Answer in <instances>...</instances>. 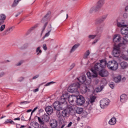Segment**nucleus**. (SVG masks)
I'll use <instances>...</instances> for the list:
<instances>
[{
    "mask_svg": "<svg viewBox=\"0 0 128 128\" xmlns=\"http://www.w3.org/2000/svg\"><path fill=\"white\" fill-rule=\"evenodd\" d=\"M106 60L103 59L100 60V63H96L94 66L92 68L91 72H97L100 70L106 68Z\"/></svg>",
    "mask_w": 128,
    "mask_h": 128,
    "instance_id": "obj_1",
    "label": "nucleus"
},
{
    "mask_svg": "<svg viewBox=\"0 0 128 128\" xmlns=\"http://www.w3.org/2000/svg\"><path fill=\"white\" fill-rule=\"evenodd\" d=\"M54 110H56V114L60 115V110H64L68 106V104H65L64 103H62L60 102L56 101L53 104Z\"/></svg>",
    "mask_w": 128,
    "mask_h": 128,
    "instance_id": "obj_2",
    "label": "nucleus"
},
{
    "mask_svg": "<svg viewBox=\"0 0 128 128\" xmlns=\"http://www.w3.org/2000/svg\"><path fill=\"white\" fill-rule=\"evenodd\" d=\"M124 46V44L120 43L116 46H114L112 52V55L114 58H118L120 56V46Z\"/></svg>",
    "mask_w": 128,
    "mask_h": 128,
    "instance_id": "obj_3",
    "label": "nucleus"
},
{
    "mask_svg": "<svg viewBox=\"0 0 128 128\" xmlns=\"http://www.w3.org/2000/svg\"><path fill=\"white\" fill-rule=\"evenodd\" d=\"M52 12H48V13L46 14L45 16L42 18V19L41 20V22L44 24V22H45L43 27L42 28V32L41 34H42L44 32V30H46V26H48V18L50 16Z\"/></svg>",
    "mask_w": 128,
    "mask_h": 128,
    "instance_id": "obj_4",
    "label": "nucleus"
},
{
    "mask_svg": "<svg viewBox=\"0 0 128 128\" xmlns=\"http://www.w3.org/2000/svg\"><path fill=\"white\" fill-rule=\"evenodd\" d=\"M107 66L111 70H116L118 68V64L116 60L110 61L107 64Z\"/></svg>",
    "mask_w": 128,
    "mask_h": 128,
    "instance_id": "obj_5",
    "label": "nucleus"
},
{
    "mask_svg": "<svg viewBox=\"0 0 128 128\" xmlns=\"http://www.w3.org/2000/svg\"><path fill=\"white\" fill-rule=\"evenodd\" d=\"M80 88V84L78 82H77L76 84H73L68 88V90L69 92H78V90Z\"/></svg>",
    "mask_w": 128,
    "mask_h": 128,
    "instance_id": "obj_6",
    "label": "nucleus"
},
{
    "mask_svg": "<svg viewBox=\"0 0 128 128\" xmlns=\"http://www.w3.org/2000/svg\"><path fill=\"white\" fill-rule=\"evenodd\" d=\"M103 28L102 26H99L97 28L96 30V34L94 35H90L88 36V38H91L94 40V38L97 36V38H100L102 36V32Z\"/></svg>",
    "mask_w": 128,
    "mask_h": 128,
    "instance_id": "obj_7",
    "label": "nucleus"
},
{
    "mask_svg": "<svg viewBox=\"0 0 128 128\" xmlns=\"http://www.w3.org/2000/svg\"><path fill=\"white\" fill-rule=\"evenodd\" d=\"M86 102V99L82 95H76V104L78 106H82Z\"/></svg>",
    "mask_w": 128,
    "mask_h": 128,
    "instance_id": "obj_8",
    "label": "nucleus"
},
{
    "mask_svg": "<svg viewBox=\"0 0 128 128\" xmlns=\"http://www.w3.org/2000/svg\"><path fill=\"white\" fill-rule=\"evenodd\" d=\"M110 104V100L108 98H103L100 100V106L101 108L104 109L108 108Z\"/></svg>",
    "mask_w": 128,
    "mask_h": 128,
    "instance_id": "obj_9",
    "label": "nucleus"
},
{
    "mask_svg": "<svg viewBox=\"0 0 128 128\" xmlns=\"http://www.w3.org/2000/svg\"><path fill=\"white\" fill-rule=\"evenodd\" d=\"M70 94L68 93H65L64 94H62L60 97V102L61 104H67L66 100L70 98Z\"/></svg>",
    "mask_w": 128,
    "mask_h": 128,
    "instance_id": "obj_10",
    "label": "nucleus"
},
{
    "mask_svg": "<svg viewBox=\"0 0 128 128\" xmlns=\"http://www.w3.org/2000/svg\"><path fill=\"white\" fill-rule=\"evenodd\" d=\"M108 14H106L105 15H103L102 17L96 20L95 22L96 24H102V22H104L106 20V18H108Z\"/></svg>",
    "mask_w": 128,
    "mask_h": 128,
    "instance_id": "obj_11",
    "label": "nucleus"
},
{
    "mask_svg": "<svg viewBox=\"0 0 128 128\" xmlns=\"http://www.w3.org/2000/svg\"><path fill=\"white\" fill-rule=\"evenodd\" d=\"M36 118H37L38 121V118L40 119L41 122H48L50 120V115H48L46 114H44L42 116L38 117V116H36Z\"/></svg>",
    "mask_w": 128,
    "mask_h": 128,
    "instance_id": "obj_12",
    "label": "nucleus"
},
{
    "mask_svg": "<svg viewBox=\"0 0 128 128\" xmlns=\"http://www.w3.org/2000/svg\"><path fill=\"white\" fill-rule=\"evenodd\" d=\"M68 100L71 106H74V102H76V94H72L69 96V98Z\"/></svg>",
    "mask_w": 128,
    "mask_h": 128,
    "instance_id": "obj_13",
    "label": "nucleus"
},
{
    "mask_svg": "<svg viewBox=\"0 0 128 128\" xmlns=\"http://www.w3.org/2000/svg\"><path fill=\"white\" fill-rule=\"evenodd\" d=\"M92 72L93 74H92V73H90V72H88L86 73V76L90 80H92V78H97L98 76V72Z\"/></svg>",
    "mask_w": 128,
    "mask_h": 128,
    "instance_id": "obj_14",
    "label": "nucleus"
},
{
    "mask_svg": "<svg viewBox=\"0 0 128 128\" xmlns=\"http://www.w3.org/2000/svg\"><path fill=\"white\" fill-rule=\"evenodd\" d=\"M99 76L102 78H106L108 76V70L104 69L101 70L98 72Z\"/></svg>",
    "mask_w": 128,
    "mask_h": 128,
    "instance_id": "obj_15",
    "label": "nucleus"
},
{
    "mask_svg": "<svg viewBox=\"0 0 128 128\" xmlns=\"http://www.w3.org/2000/svg\"><path fill=\"white\" fill-rule=\"evenodd\" d=\"M63 118H68L70 116V110L68 108L64 109L62 113Z\"/></svg>",
    "mask_w": 128,
    "mask_h": 128,
    "instance_id": "obj_16",
    "label": "nucleus"
},
{
    "mask_svg": "<svg viewBox=\"0 0 128 128\" xmlns=\"http://www.w3.org/2000/svg\"><path fill=\"white\" fill-rule=\"evenodd\" d=\"M50 124L52 128H56L58 127V121L56 120H52L50 122Z\"/></svg>",
    "mask_w": 128,
    "mask_h": 128,
    "instance_id": "obj_17",
    "label": "nucleus"
},
{
    "mask_svg": "<svg viewBox=\"0 0 128 128\" xmlns=\"http://www.w3.org/2000/svg\"><path fill=\"white\" fill-rule=\"evenodd\" d=\"M78 82H80L79 84H84V82L86 80V76L83 75L82 76L78 78Z\"/></svg>",
    "mask_w": 128,
    "mask_h": 128,
    "instance_id": "obj_18",
    "label": "nucleus"
},
{
    "mask_svg": "<svg viewBox=\"0 0 128 128\" xmlns=\"http://www.w3.org/2000/svg\"><path fill=\"white\" fill-rule=\"evenodd\" d=\"M122 40V36L120 34H116L114 36L113 42H120Z\"/></svg>",
    "mask_w": 128,
    "mask_h": 128,
    "instance_id": "obj_19",
    "label": "nucleus"
},
{
    "mask_svg": "<svg viewBox=\"0 0 128 128\" xmlns=\"http://www.w3.org/2000/svg\"><path fill=\"white\" fill-rule=\"evenodd\" d=\"M45 110L48 116H50L54 112V109H52V107L48 106L45 108Z\"/></svg>",
    "mask_w": 128,
    "mask_h": 128,
    "instance_id": "obj_20",
    "label": "nucleus"
},
{
    "mask_svg": "<svg viewBox=\"0 0 128 128\" xmlns=\"http://www.w3.org/2000/svg\"><path fill=\"white\" fill-rule=\"evenodd\" d=\"M122 34H124L127 36L128 34V27L127 26L125 27H122L120 29Z\"/></svg>",
    "mask_w": 128,
    "mask_h": 128,
    "instance_id": "obj_21",
    "label": "nucleus"
},
{
    "mask_svg": "<svg viewBox=\"0 0 128 128\" xmlns=\"http://www.w3.org/2000/svg\"><path fill=\"white\" fill-rule=\"evenodd\" d=\"M117 26H118V28H124L127 26L126 24V21H124V20H122L120 22H117Z\"/></svg>",
    "mask_w": 128,
    "mask_h": 128,
    "instance_id": "obj_22",
    "label": "nucleus"
},
{
    "mask_svg": "<svg viewBox=\"0 0 128 128\" xmlns=\"http://www.w3.org/2000/svg\"><path fill=\"white\" fill-rule=\"evenodd\" d=\"M96 96H91L90 99L88 100V104H93L94 102H96Z\"/></svg>",
    "mask_w": 128,
    "mask_h": 128,
    "instance_id": "obj_23",
    "label": "nucleus"
},
{
    "mask_svg": "<svg viewBox=\"0 0 128 128\" xmlns=\"http://www.w3.org/2000/svg\"><path fill=\"white\" fill-rule=\"evenodd\" d=\"M126 100H128V96L126 94H122L120 96V102H126Z\"/></svg>",
    "mask_w": 128,
    "mask_h": 128,
    "instance_id": "obj_24",
    "label": "nucleus"
},
{
    "mask_svg": "<svg viewBox=\"0 0 128 128\" xmlns=\"http://www.w3.org/2000/svg\"><path fill=\"white\" fill-rule=\"evenodd\" d=\"M6 18V16L4 14H0V26L4 24V20Z\"/></svg>",
    "mask_w": 128,
    "mask_h": 128,
    "instance_id": "obj_25",
    "label": "nucleus"
},
{
    "mask_svg": "<svg viewBox=\"0 0 128 128\" xmlns=\"http://www.w3.org/2000/svg\"><path fill=\"white\" fill-rule=\"evenodd\" d=\"M104 4V0H99L97 3L96 8L99 10Z\"/></svg>",
    "mask_w": 128,
    "mask_h": 128,
    "instance_id": "obj_26",
    "label": "nucleus"
},
{
    "mask_svg": "<svg viewBox=\"0 0 128 128\" xmlns=\"http://www.w3.org/2000/svg\"><path fill=\"white\" fill-rule=\"evenodd\" d=\"M110 126H114L116 124V119L114 117H112L108 122Z\"/></svg>",
    "mask_w": 128,
    "mask_h": 128,
    "instance_id": "obj_27",
    "label": "nucleus"
},
{
    "mask_svg": "<svg viewBox=\"0 0 128 128\" xmlns=\"http://www.w3.org/2000/svg\"><path fill=\"white\" fill-rule=\"evenodd\" d=\"M14 26L9 27L4 32V34H8L10 32H12L14 30Z\"/></svg>",
    "mask_w": 128,
    "mask_h": 128,
    "instance_id": "obj_28",
    "label": "nucleus"
},
{
    "mask_svg": "<svg viewBox=\"0 0 128 128\" xmlns=\"http://www.w3.org/2000/svg\"><path fill=\"white\" fill-rule=\"evenodd\" d=\"M114 82H120V80H122V76L120 75H118V76L114 77Z\"/></svg>",
    "mask_w": 128,
    "mask_h": 128,
    "instance_id": "obj_29",
    "label": "nucleus"
},
{
    "mask_svg": "<svg viewBox=\"0 0 128 128\" xmlns=\"http://www.w3.org/2000/svg\"><path fill=\"white\" fill-rule=\"evenodd\" d=\"M120 66L122 70H124V68H126V67L128 66V63L125 62H122L120 64Z\"/></svg>",
    "mask_w": 128,
    "mask_h": 128,
    "instance_id": "obj_30",
    "label": "nucleus"
},
{
    "mask_svg": "<svg viewBox=\"0 0 128 128\" xmlns=\"http://www.w3.org/2000/svg\"><path fill=\"white\" fill-rule=\"evenodd\" d=\"M76 112L78 114H80L84 112V108H77Z\"/></svg>",
    "mask_w": 128,
    "mask_h": 128,
    "instance_id": "obj_31",
    "label": "nucleus"
},
{
    "mask_svg": "<svg viewBox=\"0 0 128 128\" xmlns=\"http://www.w3.org/2000/svg\"><path fill=\"white\" fill-rule=\"evenodd\" d=\"M98 10H100L98 8H96V6H93L90 9V13L92 14V12H98Z\"/></svg>",
    "mask_w": 128,
    "mask_h": 128,
    "instance_id": "obj_32",
    "label": "nucleus"
},
{
    "mask_svg": "<svg viewBox=\"0 0 128 128\" xmlns=\"http://www.w3.org/2000/svg\"><path fill=\"white\" fill-rule=\"evenodd\" d=\"M80 46V44H74L72 48L70 50V52H74V50H76V49L78 48V46Z\"/></svg>",
    "mask_w": 128,
    "mask_h": 128,
    "instance_id": "obj_33",
    "label": "nucleus"
},
{
    "mask_svg": "<svg viewBox=\"0 0 128 128\" xmlns=\"http://www.w3.org/2000/svg\"><path fill=\"white\" fill-rule=\"evenodd\" d=\"M16 124V123L12 120H6L4 122V124Z\"/></svg>",
    "mask_w": 128,
    "mask_h": 128,
    "instance_id": "obj_34",
    "label": "nucleus"
},
{
    "mask_svg": "<svg viewBox=\"0 0 128 128\" xmlns=\"http://www.w3.org/2000/svg\"><path fill=\"white\" fill-rule=\"evenodd\" d=\"M36 52L37 54V56H40V54H42V51L40 50V46H38L36 50Z\"/></svg>",
    "mask_w": 128,
    "mask_h": 128,
    "instance_id": "obj_35",
    "label": "nucleus"
},
{
    "mask_svg": "<svg viewBox=\"0 0 128 128\" xmlns=\"http://www.w3.org/2000/svg\"><path fill=\"white\" fill-rule=\"evenodd\" d=\"M20 0H14L13 4L12 5V6L13 8L16 6H18V2H20Z\"/></svg>",
    "mask_w": 128,
    "mask_h": 128,
    "instance_id": "obj_36",
    "label": "nucleus"
},
{
    "mask_svg": "<svg viewBox=\"0 0 128 128\" xmlns=\"http://www.w3.org/2000/svg\"><path fill=\"white\" fill-rule=\"evenodd\" d=\"M90 50H88L84 54V60H86V58H88V56H90Z\"/></svg>",
    "mask_w": 128,
    "mask_h": 128,
    "instance_id": "obj_37",
    "label": "nucleus"
},
{
    "mask_svg": "<svg viewBox=\"0 0 128 128\" xmlns=\"http://www.w3.org/2000/svg\"><path fill=\"white\" fill-rule=\"evenodd\" d=\"M50 32H52L51 27H50V30H48V32L46 33L44 35V36L42 38L43 40H44L45 38H48V36H50Z\"/></svg>",
    "mask_w": 128,
    "mask_h": 128,
    "instance_id": "obj_38",
    "label": "nucleus"
},
{
    "mask_svg": "<svg viewBox=\"0 0 128 128\" xmlns=\"http://www.w3.org/2000/svg\"><path fill=\"white\" fill-rule=\"evenodd\" d=\"M32 126H34V128H40V124L36 122H35L32 124Z\"/></svg>",
    "mask_w": 128,
    "mask_h": 128,
    "instance_id": "obj_39",
    "label": "nucleus"
},
{
    "mask_svg": "<svg viewBox=\"0 0 128 128\" xmlns=\"http://www.w3.org/2000/svg\"><path fill=\"white\" fill-rule=\"evenodd\" d=\"M124 42H128V35H126L124 37V38L123 40V42L122 44H123V45L124 44Z\"/></svg>",
    "mask_w": 128,
    "mask_h": 128,
    "instance_id": "obj_40",
    "label": "nucleus"
},
{
    "mask_svg": "<svg viewBox=\"0 0 128 128\" xmlns=\"http://www.w3.org/2000/svg\"><path fill=\"white\" fill-rule=\"evenodd\" d=\"M122 58L124 60H128V55L122 54Z\"/></svg>",
    "mask_w": 128,
    "mask_h": 128,
    "instance_id": "obj_41",
    "label": "nucleus"
},
{
    "mask_svg": "<svg viewBox=\"0 0 128 128\" xmlns=\"http://www.w3.org/2000/svg\"><path fill=\"white\" fill-rule=\"evenodd\" d=\"M4 28H6V24L2 25L0 27V31L4 32Z\"/></svg>",
    "mask_w": 128,
    "mask_h": 128,
    "instance_id": "obj_42",
    "label": "nucleus"
},
{
    "mask_svg": "<svg viewBox=\"0 0 128 128\" xmlns=\"http://www.w3.org/2000/svg\"><path fill=\"white\" fill-rule=\"evenodd\" d=\"M102 87L100 88H96V92H102Z\"/></svg>",
    "mask_w": 128,
    "mask_h": 128,
    "instance_id": "obj_43",
    "label": "nucleus"
},
{
    "mask_svg": "<svg viewBox=\"0 0 128 128\" xmlns=\"http://www.w3.org/2000/svg\"><path fill=\"white\" fill-rule=\"evenodd\" d=\"M88 86H86V85H84L83 88L82 90L84 92H88Z\"/></svg>",
    "mask_w": 128,
    "mask_h": 128,
    "instance_id": "obj_44",
    "label": "nucleus"
},
{
    "mask_svg": "<svg viewBox=\"0 0 128 128\" xmlns=\"http://www.w3.org/2000/svg\"><path fill=\"white\" fill-rule=\"evenodd\" d=\"M24 64V60H22L20 61L17 64H16V66H22Z\"/></svg>",
    "mask_w": 128,
    "mask_h": 128,
    "instance_id": "obj_45",
    "label": "nucleus"
},
{
    "mask_svg": "<svg viewBox=\"0 0 128 128\" xmlns=\"http://www.w3.org/2000/svg\"><path fill=\"white\" fill-rule=\"evenodd\" d=\"M75 66H76V64L74 63H72V65L70 66V70H72V68H74Z\"/></svg>",
    "mask_w": 128,
    "mask_h": 128,
    "instance_id": "obj_46",
    "label": "nucleus"
},
{
    "mask_svg": "<svg viewBox=\"0 0 128 128\" xmlns=\"http://www.w3.org/2000/svg\"><path fill=\"white\" fill-rule=\"evenodd\" d=\"M42 48H43V49L44 50H48V47L46 46V44H44Z\"/></svg>",
    "mask_w": 128,
    "mask_h": 128,
    "instance_id": "obj_47",
    "label": "nucleus"
},
{
    "mask_svg": "<svg viewBox=\"0 0 128 128\" xmlns=\"http://www.w3.org/2000/svg\"><path fill=\"white\" fill-rule=\"evenodd\" d=\"M20 104H30V102L24 101L20 102Z\"/></svg>",
    "mask_w": 128,
    "mask_h": 128,
    "instance_id": "obj_48",
    "label": "nucleus"
},
{
    "mask_svg": "<svg viewBox=\"0 0 128 128\" xmlns=\"http://www.w3.org/2000/svg\"><path fill=\"white\" fill-rule=\"evenodd\" d=\"M52 84H54V82H49L46 84V86H50Z\"/></svg>",
    "mask_w": 128,
    "mask_h": 128,
    "instance_id": "obj_49",
    "label": "nucleus"
},
{
    "mask_svg": "<svg viewBox=\"0 0 128 128\" xmlns=\"http://www.w3.org/2000/svg\"><path fill=\"white\" fill-rule=\"evenodd\" d=\"M100 40V38H98V39L95 40L92 42V44H96L98 42V40Z\"/></svg>",
    "mask_w": 128,
    "mask_h": 128,
    "instance_id": "obj_50",
    "label": "nucleus"
},
{
    "mask_svg": "<svg viewBox=\"0 0 128 128\" xmlns=\"http://www.w3.org/2000/svg\"><path fill=\"white\" fill-rule=\"evenodd\" d=\"M36 110H38V106L36 107L32 112H31V116H32V114H34V112Z\"/></svg>",
    "mask_w": 128,
    "mask_h": 128,
    "instance_id": "obj_51",
    "label": "nucleus"
},
{
    "mask_svg": "<svg viewBox=\"0 0 128 128\" xmlns=\"http://www.w3.org/2000/svg\"><path fill=\"white\" fill-rule=\"evenodd\" d=\"M128 16V13L124 12L123 14V17L124 18H126Z\"/></svg>",
    "mask_w": 128,
    "mask_h": 128,
    "instance_id": "obj_52",
    "label": "nucleus"
},
{
    "mask_svg": "<svg viewBox=\"0 0 128 128\" xmlns=\"http://www.w3.org/2000/svg\"><path fill=\"white\" fill-rule=\"evenodd\" d=\"M109 86L111 88H114V83L110 84Z\"/></svg>",
    "mask_w": 128,
    "mask_h": 128,
    "instance_id": "obj_53",
    "label": "nucleus"
},
{
    "mask_svg": "<svg viewBox=\"0 0 128 128\" xmlns=\"http://www.w3.org/2000/svg\"><path fill=\"white\" fill-rule=\"evenodd\" d=\"M37 26H35L33 27H32L30 29V32H32V30H34V28H37Z\"/></svg>",
    "mask_w": 128,
    "mask_h": 128,
    "instance_id": "obj_54",
    "label": "nucleus"
},
{
    "mask_svg": "<svg viewBox=\"0 0 128 128\" xmlns=\"http://www.w3.org/2000/svg\"><path fill=\"white\" fill-rule=\"evenodd\" d=\"M72 122H69L66 128H70V126H72Z\"/></svg>",
    "mask_w": 128,
    "mask_h": 128,
    "instance_id": "obj_55",
    "label": "nucleus"
},
{
    "mask_svg": "<svg viewBox=\"0 0 128 128\" xmlns=\"http://www.w3.org/2000/svg\"><path fill=\"white\" fill-rule=\"evenodd\" d=\"M24 80V77H20L18 79V82H22Z\"/></svg>",
    "mask_w": 128,
    "mask_h": 128,
    "instance_id": "obj_56",
    "label": "nucleus"
},
{
    "mask_svg": "<svg viewBox=\"0 0 128 128\" xmlns=\"http://www.w3.org/2000/svg\"><path fill=\"white\" fill-rule=\"evenodd\" d=\"M4 72H2L1 73H0V78L4 76Z\"/></svg>",
    "mask_w": 128,
    "mask_h": 128,
    "instance_id": "obj_57",
    "label": "nucleus"
},
{
    "mask_svg": "<svg viewBox=\"0 0 128 128\" xmlns=\"http://www.w3.org/2000/svg\"><path fill=\"white\" fill-rule=\"evenodd\" d=\"M38 76H40L39 75H36V76H34L32 78V80H36V78H38Z\"/></svg>",
    "mask_w": 128,
    "mask_h": 128,
    "instance_id": "obj_58",
    "label": "nucleus"
},
{
    "mask_svg": "<svg viewBox=\"0 0 128 128\" xmlns=\"http://www.w3.org/2000/svg\"><path fill=\"white\" fill-rule=\"evenodd\" d=\"M50 28H51V30H52V24H50V26H48V30H50Z\"/></svg>",
    "mask_w": 128,
    "mask_h": 128,
    "instance_id": "obj_59",
    "label": "nucleus"
},
{
    "mask_svg": "<svg viewBox=\"0 0 128 128\" xmlns=\"http://www.w3.org/2000/svg\"><path fill=\"white\" fill-rule=\"evenodd\" d=\"M68 108H70L69 109V111L70 110H72V106H68Z\"/></svg>",
    "mask_w": 128,
    "mask_h": 128,
    "instance_id": "obj_60",
    "label": "nucleus"
},
{
    "mask_svg": "<svg viewBox=\"0 0 128 128\" xmlns=\"http://www.w3.org/2000/svg\"><path fill=\"white\" fill-rule=\"evenodd\" d=\"M14 120H20V117L14 118Z\"/></svg>",
    "mask_w": 128,
    "mask_h": 128,
    "instance_id": "obj_61",
    "label": "nucleus"
},
{
    "mask_svg": "<svg viewBox=\"0 0 128 128\" xmlns=\"http://www.w3.org/2000/svg\"><path fill=\"white\" fill-rule=\"evenodd\" d=\"M33 92H38V88H37L34 90Z\"/></svg>",
    "mask_w": 128,
    "mask_h": 128,
    "instance_id": "obj_62",
    "label": "nucleus"
},
{
    "mask_svg": "<svg viewBox=\"0 0 128 128\" xmlns=\"http://www.w3.org/2000/svg\"><path fill=\"white\" fill-rule=\"evenodd\" d=\"M128 5L125 8V12H128Z\"/></svg>",
    "mask_w": 128,
    "mask_h": 128,
    "instance_id": "obj_63",
    "label": "nucleus"
},
{
    "mask_svg": "<svg viewBox=\"0 0 128 128\" xmlns=\"http://www.w3.org/2000/svg\"><path fill=\"white\" fill-rule=\"evenodd\" d=\"M26 128V126H24V125H22L20 126V128Z\"/></svg>",
    "mask_w": 128,
    "mask_h": 128,
    "instance_id": "obj_64",
    "label": "nucleus"
}]
</instances>
